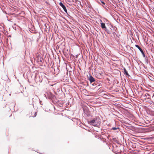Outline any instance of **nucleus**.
<instances>
[{
    "label": "nucleus",
    "instance_id": "nucleus-1",
    "mask_svg": "<svg viewBox=\"0 0 154 154\" xmlns=\"http://www.w3.org/2000/svg\"><path fill=\"white\" fill-rule=\"evenodd\" d=\"M100 119L99 117H96L94 119L88 121V123L93 125L97 126L100 124Z\"/></svg>",
    "mask_w": 154,
    "mask_h": 154
},
{
    "label": "nucleus",
    "instance_id": "nucleus-2",
    "mask_svg": "<svg viewBox=\"0 0 154 154\" xmlns=\"http://www.w3.org/2000/svg\"><path fill=\"white\" fill-rule=\"evenodd\" d=\"M100 22H101V27L103 29H105V31L106 32L107 31V29L106 28L105 24L104 23H102V21L101 20H100Z\"/></svg>",
    "mask_w": 154,
    "mask_h": 154
},
{
    "label": "nucleus",
    "instance_id": "nucleus-3",
    "mask_svg": "<svg viewBox=\"0 0 154 154\" xmlns=\"http://www.w3.org/2000/svg\"><path fill=\"white\" fill-rule=\"evenodd\" d=\"M59 4L63 8L65 12L67 13V10L65 6L62 2L60 3Z\"/></svg>",
    "mask_w": 154,
    "mask_h": 154
},
{
    "label": "nucleus",
    "instance_id": "nucleus-4",
    "mask_svg": "<svg viewBox=\"0 0 154 154\" xmlns=\"http://www.w3.org/2000/svg\"><path fill=\"white\" fill-rule=\"evenodd\" d=\"M135 47L137 48L140 50L141 53H142L143 56L144 57H145V54L143 52V51L142 50V49L139 47V46L137 45H135Z\"/></svg>",
    "mask_w": 154,
    "mask_h": 154
},
{
    "label": "nucleus",
    "instance_id": "nucleus-5",
    "mask_svg": "<svg viewBox=\"0 0 154 154\" xmlns=\"http://www.w3.org/2000/svg\"><path fill=\"white\" fill-rule=\"evenodd\" d=\"M89 80L91 83L95 81V79L92 76H90L89 78Z\"/></svg>",
    "mask_w": 154,
    "mask_h": 154
},
{
    "label": "nucleus",
    "instance_id": "nucleus-6",
    "mask_svg": "<svg viewBox=\"0 0 154 154\" xmlns=\"http://www.w3.org/2000/svg\"><path fill=\"white\" fill-rule=\"evenodd\" d=\"M124 74L125 75H128V76L129 75L128 74V72L127 71L126 69L124 68Z\"/></svg>",
    "mask_w": 154,
    "mask_h": 154
},
{
    "label": "nucleus",
    "instance_id": "nucleus-7",
    "mask_svg": "<svg viewBox=\"0 0 154 154\" xmlns=\"http://www.w3.org/2000/svg\"><path fill=\"white\" fill-rule=\"evenodd\" d=\"M98 2L99 4H100V2H101L103 5L105 4V3L102 0H98Z\"/></svg>",
    "mask_w": 154,
    "mask_h": 154
},
{
    "label": "nucleus",
    "instance_id": "nucleus-8",
    "mask_svg": "<svg viewBox=\"0 0 154 154\" xmlns=\"http://www.w3.org/2000/svg\"><path fill=\"white\" fill-rule=\"evenodd\" d=\"M119 128H116V127H113L112 128V129L113 130H116L117 129H119Z\"/></svg>",
    "mask_w": 154,
    "mask_h": 154
}]
</instances>
